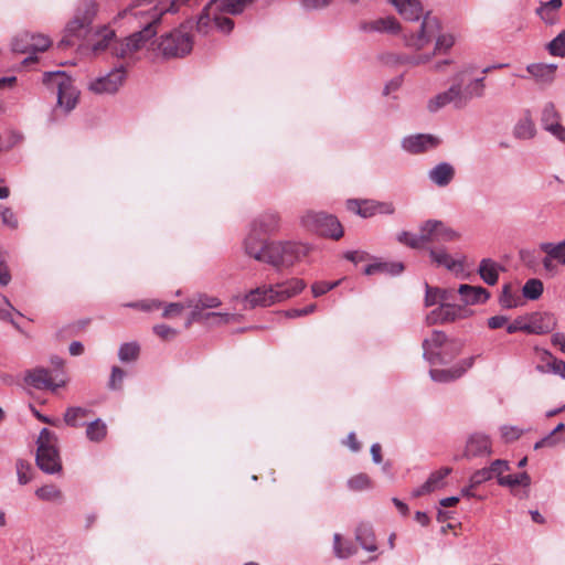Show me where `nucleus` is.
<instances>
[{
  "instance_id": "39448f33",
  "label": "nucleus",
  "mask_w": 565,
  "mask_h": 565,
  "mask_svg": "<svg viewBox=\"0 0 565 565\" xmlns=\"http://www.w3.org/2000/svg\"><path fill=\"white\" fill-rule=\"evenodd\" d=\"M423 356L431 365L450 363L462 350L463 342L448 339L443 331L435 330L423 340Z\"/></svg>"
},
{
  "instance_id": "4468645a",
  "label": "nucleus",
  "mask_w": 565,
  "mask_h": 565,
  "mask_svg": "<svg viewBox=\"0 0 565 565\" xmlns=\"http://www.w3.org/2000/svg\"><path fill=\"white\" fill-rule=\"evenodd\" d=\"M492 454V444L489 436L481 433L471 434L466 443L462 457L466 459L490 456Z\"/></svg>"
},
{
  "instance_id": "338daca9",
  "label": "nucleus",
  "mask_w": 565,
  "mask_h": 565,
  "mask_svg": "<svg viewBox=\"0 0 565 565\" xmlns=\"http://www.w3.org/2000/svg\"><path fill=\"white\" fill-rule=\"evenodd\" d=\"M358 215L364 218L376 215V201L375 200H362V206L358 211Z\"/></svg>"
},
{
  "instance_id": "1a4fd4ad",
  "label": "nucleus",
  "mask_w": 565,
  "mask_h": 565,
  "mask_svg": "<svg viewBox=\"0 0 565 565\" xmlns=\"http://www.w3.org/2000/svg\"><path fill=\"white\" fill-rule=\"evenodd\" d=\"M189 28H192L191 21L161 36L157 47L163 56L182 57L191 52L193 41L188 32Z\"/></svg>"
},
{
  "instance_id": "f8f14e48",
  "label": "nucleus",
  "mask_w": 565,
  "mask_h": 565,
  "mask_svg": "<svg viewBox=\"0 0 565 565\" xmlns=\"http://www.w3.org/2000/svg\"><path fill=\"white\" fill-rule=\"evenodd\" d=\"M24 382L35 390H49L54 393L66 385L67 379L61 377L55 381L47 369L35 367L25 372Z\"/></svg>"
},
{
  "instance_id": "4d7b16f0",
  "label": "nucleus",
  "mask_w": 565,
  "mask_h": 565,
  "mask_svg": "<svg viewBox=\"0 0 565 565\" xmlns=\"http://www.w3.org/2000/svg\"><path fill=\"white\" fill-rule=\"evenodd\" d=\"M548 51L554 56H565V30L550 42Z\"/></svg>"
},
{
  "instance_id": "393cba45",
  "label": "nucleus",
  "mask_w": 565,
  "mask_h": 565,
  "mask_svg": "<svg viewBox=\"0 0 565 565\" xmlns=\"http://www.w3.org/2000/svg\"><path fill=\"white\" fill-rule=\"evenodd\" d=\"M396 11L408 21H418L426 14L419 0H390Z\"/></svg>"
},
{
  "instance_id": "09e8293b",
  "label": "nucleus",
  "mask_w": 565,
  "mask_h": 565,
  "mask_svg": "<svg viewBox=\"0 0 565 565\" xmlns=\"http://www.w3.org/2000/svg\"><path fill=\"white\" fill-rule=\"evenodd\" d=\"M543 292V282L540 279H529L522 288V295L530 300H536Z\"/></svg>"
},
{
  "instance_id": "473e14b6",
  "label": "nucleus",
  "mask_w": 565,
  "mask_h": 565,
  "mask_svg": "<svg viewBox=\"0 0 565 565\" xmlns=\"http://www.w3.org/2000/svg\"><path fill=\"white\" fill-rule=\"evenodd\" d=\"M500 269L502 267L498 263L483 258L479 264L478 274L487 285L493 286L498 282Z\"/></svg>"
},
{
  "instance_id": "49530a36",
  "label": "nucleus",
  "mask_w": 565,
  "mask_h": 565,
  "mask_svg": "<svg viewBox=\"0 0 565 565\" xmlns=\"http://www.w3.org/2000/svg\"><path fill=\"white\" fill-rule=\"evenodd\" d=\"M140 347L137 342H127L120 345L118 358L121 362H134L138 359Z\"/></svg>"
},
{
  "instance_id": "8fccbe9b",
  "label": "nucleus",
  "mask_w": 565,
  "mask_h": 565,
  "mask_svg": "<svg viewBox=\"0 0 565 565\" xmlns=\"http://www.w3.org/2000/svg\"><path fill=\"white\" fill-rule=\"evenodd\" d=\"M498 483L502 487L510 488H513L515 486L529 487L531 483V478L527 472H521L514 476H503L499 478Z\"/></svg>"
},
{
  "instance_id": "a19ab883",
  "label": "nucleus",
  "mask_w": 565,
  "mask_h": 565,
  "mask_svg": "<svg viewBox=\"0 0 565 565\" xmlns=\"http://www.w3.org/2000/svg\"><path fill=\"white\" fill-rule=\"evenodd\" d=\"M435 47L431 53L434 56L437 54H446L455 45V36L451 33H438L435 38Z\"/></svg>"
},
{
  "instance_id": "cd10ccee",
  "label": "nucleus",
  "mask_w": 565,
  "mask_h": 565,
  "mask_svg": "<svg viewBox=\"0 0 565 565\" xmlns=\"http://www.w3.org/2000/svg\"><path fill=\"white\" fill-rule=\"evenodd\" d=\"M33 34L30 32H22L18 34L12 41V50L17 53L28 54L22 64L29 66L38 61L36 56H32V41Z\"/></svg>"
},
{
  "instance_id": "c03bdc74",
  "label": "nucleus",
  "mask_w": 565,
  "mask_h": 565,
  "mask_svg": "<svg viewBox=\"0 0 565 565\" xmlns=\"http://www.w3.org/2000/svg\"><path fill=\"white\" fill-rule=\"evenodd\" d=\"M90 413L89 409L83 407H68L64 415V422L71 427H78L83 425L81 422Z\"/></svg>"
},
{
  "instance_id": "052dcab7",
  "label": "nucleus",
  "mask_w": 565,
  "mask_h": 565,
  "mask_svg": "<svg viewBox=\"0 0 565 565\" xmlns=\"http://www.w3.org/2000/svg\"><path fill=\"white\" fill-rule=\"evenodd\" d=\"M52 44V41L43 34H33L32 41V56H36V53L46 51Z\"/></svg>"
},
{
  "instance_id": "864d4df0",
  "label": "nucleus",
  "mask_w": 565,
  "mask_h": 565,
  "mask_svg": "<svg viewBox=\"0 0 565 565\" xmlns=\"http://www.w3.org/2000/svg\"><path fill=\"white\" fill-rule=\"evenodd\" d=\"M551 331L550 322L545 321L543 317H534L527 323V333L544 334Z\"/></svg>"
},
{
  "instance_id": "ddd939ff",
  "label": "nucleus",
  "mask_w": 565,
  "mask_h": 565,
  "mask_svg": "<svg viewBox=\"0 0 565 565\" xmlns=\"http://www.w3.org/2000/svg\"><path fill=\"white\" fill-rule=\"evenodd\" d=\"M186 308L192 309L188 320L185 322V327L189 328L193 322H209L212 321V324H227L231 321L236 319V315L232 313H222V312H206L204 313L193 300L189 298L185 300Z\"/></svg>"
},
{
  "instance_id": "79ce46f5",
  "label": "nucleus",
  "mask_w": 565,
  "mask_h": 565,
  "mask_svg": "<svg viewBox=\"0 0 565 565\" xmlns=\"http://www.w3.org/2000/svg\"><path fill=\"white\" fill-rule=\"evenodd\" d=\"M499 302L502 308L512 309L521 305V298L519 295L513 292L512 286L510 284H507L502 288Z\"/></svg>"
},
{
  "instance_id": "f704fd0d",
  "label": "nucleus",
  "mask_w": 565,
  "mask_h": 565,
  "mask_svg": "<svg viewBox=\"0 0 565 565\" xmlns=\"http://www.w3.org/2000/svg\"><path fill=\"white\" fill-rule=\"evenodd\" d=\"M439 226V220H427L419 225L418 236L420 248L427 244L436 242V234Z\"/></svg>"
},
{
  "instance_id": "4be33fe9",
  "label": "nucleus",
  "mask_w": 565,
  "mask_h": 565,
  "mask_svg": "<svg viewBox=\"0 0 565 565\" xmlns=\"http://www.w3.org/2000/svg\"><path fill=\"white\" fill-rule=\"evenodd\" d=\"M462 317V309L459 306L443 303L436 309L431 310L427 317L426 322L429 326L452 322Z\"/></svg>"
},
{
  "instance_id": "58836bf2",
  "label": "nucleus",
  "mask_w": 565,
  "mask_h": 565,
  "mask_svg": "<svg viewBox=\"0 0 565 565\" xmlns=\"http://www.w3.org/2000/svg\"><path fill=\"white\" fill-rule=\"evenodd\" d=\"M106 435L107 426L100 418H97L87 425L86 437L90 441L100 443L105 439Z\"/></svg>"
},
{
  "instance_id": "69168bd1",
  "label": "nucleus",
  "mask_w": 565,
  "mask_h": 565,
  "mask_svg": "<svg viewBox=\"0 0 565 565\" xmlns=\"http://www.w3.org/2000/svg\"><path fill=\"white\" fill-rule=\"evenodd\" d=\"M339 284L340 280L333 282L318 281L311 286V290L315 297H320L327 294L328 291L334 289L337 286H339Z\"/></svg>"
},
{
  "instance_id": "6ab92c4d",
  "label": "nucleus",
  "mask_w": 565,
  "mask_h": 565,
  "mask_svg": "<svg viewBox=\"0 0 565 565\" xmlns=\"http://www.w3.org/2000/svg\"><path fill=\"white\" fill-rule=\"evenodd\" d=\"M475 356L467 358L460 361L457 365L448 370L433 369L429 371L430 379L438 383H448L461 377L467 370L472 367Z\"/></svg>"
},
{
  "instance_id": "6e6552de",
  "label": "nucleus",
  "mask_w": 565,
  "mask_h": 565,
  "mask_svg": "<svg viewBox=\"0 0 565 565\" xmlns=\"http://www.w3.org/2000/svg\"><path fill=\"white\" fill-rule=\"evenodd\" d=\"M43 84L47 87L57 88V107L63 109L66 114L76 107L79 92L73 85L72 78L65 72H45L43 74Z\"/></svg>"
},
{
  "instance_id": "423d86ee",
  "label": "nucleus",
  "mask_w": 565,
  "mask_h": 565,
  "mask_svg": "<svg viewBox=\"0 0 565 565\" xmlns=\"http://www.w3.org/2000/svg\"><path fill=\"white\" fill-rule=\"evenodd\" d=\"M311 250L307 243L295 241H270L267 247V264L275 268H288L306 257Z\"/></svg>"
},
{
  "instance_id": "4c0bfd02",
  "label": "nucleus",
  "mask_w": 565,
  "mask_h": 565,
  "mask_svg": "<svg viewBox=\"0 0 565 565\" xmlns=\"http://www.w3.org/2000/svg\"><path fill=\"white\" fill-rule=\"evenodd\" d=\"M540 249L554 257L558 264L565 265V239L558 243H541Z\"/></svg>"
},
{
  "instance_id": "c9c22d12",
  "label": "nucleus",
  "mask_w": 565,
  "mask_h": 565,
  "mask_svg": "<svg viewBox=\"0 0 565 565\" xmlns=\"http://www.w3.org/2000/svg\"><path fill=\"white\" fill-rule=\"evenodd\" d=\"M536 134L534 121L530 116H524L514 126L513 136L516 139L527 140L532 139Z\"/></svg>"
},
{
  "instance_id": "680f3d73",
  "label": "nucleus",
  "mask_w": 565,
  "mask_h": 565,
  "mask_svg": "<svg viewBox=\"0 0 565 565\" xmlns=\"http://www.w3.org/2000/svg\"><path fill=\"white\" fill-rule=\"evenodd\" d=\"M500 433H501V437L504 439V441L511 443V441L519 439L521 437V435L523 434V430L516 426L504 425L500 428Z\"/></svg>"
},
{
  "instance_id": "3c124183",
  "label": "nucleus",
  "mask_w": 565,
  "mask_h": 565,
  "mask_svg": "<svg viewBox=\"0 0 565 565\" xmlns=\"http://www.w3.org/2000/svg\"><path fill=\"white\" fill-rule=\"evenodd\" d=\"M35 495L43 501H61L62 491L54 484H46L35 491Z\"/></svg>"
},
{
  "instance_id": "603ef678",
  "label": "nucleus",
  "mask_w": 565,
  "mask_h": 565,
  "mask_svg": "<svg viewBox=\"0 0 565 565\" xmlns=\"http://www.w3.org/2000/svg\"><path fill=\"white\" fill-rule=\"evenodd\" d=\"M459 237L460 234L458 232L447 226L444 222L439 221L435 243H449L457 241Z\"/></svg>"
},
{
  "instance_id": "c85d7f7f",
  "label": "nucleus",
  "mask_w": 565,
  "mask_h": 565,
  "mask_svg": "<svg viewBox=\"0 0 565 565\" xmlns=\"http://www.w3.org/2000/svg\"><path fill=\"white\" fill-rule=\"evenodd\" d=\"M458 292L466 305L483 303L490 298V292L481 286L460 285Z\"/></svg>"
},
{
  "instance_id": "a878e982",
  "label": "nucleus",
  "mask_w": 565,
  "mask_h": 565,
  "mask_svg": "<svg viewBox=\"0 0 565 565\" xmlns=\"http://www.w3.org/2000/svg\"><path fill=\"white\" fill-rule=\"evenodd\" d=\"M451 468L445 467L433 472L429 478L420 487L413 490L412 494L414 498L429 494L435 490L439 489L444 484V479L450 475Z\"/></svg>"
},
{
  "instance_id": "9d476101",
  "label": "nucleus",
  "mask_w": 565,
  "mask_h": 565,
  "mask_svg": "<svg viewBox=\"0 0 565 565\" xmlns=\"http://www.w3.org/2000/svg\"><path fill=\"white\" fill-rule=\"evenodd\" d=\"M441 30L440 21L437 17L427 12L420 19L419 25L403 34L404 44L408 49L420 51L426 47Z\"/></svg>"
},
{
  "instance_id": "a18cd8bd",
  "label": "nucleus",
  "mask_w": 565,
  "mask_h": 565,
  "mask_svg": "<svg viewBox=\"0 0 565 565\" xmlns=\"http://www.w3.org/2000/svg\"><path fill=\"white\" fill-rule=\"evenodd\" d=\"M561 121V114L556 109L554 103L547 102L544 104L541 111V125L542 127H546L548 125H553L555 122Z\"/></svg>"
},
{
  "instance_id": "6e6d98bb",
  "label": "nucleus",
  "mask_w": 565,
  "mask_h": 565,
  "mask_svg": "<svg viewBox=\"0 0 565 565\" xmlns=\"http://www.w3.org/2000/svg\"><path fill=\"white\" fill-rule=\"evenodd\" d=\"M348 487L354 491H361L371 487V479L365 473H359L348 480Z\"/></svg>"
},
{
  "instance_id": "5fc2aeb1",
  "label": "nucleus",
  "mask_w": 565,
  "mask_h": 565,
  "mask_svg": "<svg viewBox=\"0 0 565 565\" xmlns=\"http://www.w3.org/2000/svg\"><path fill=\"white\" fill-rule=\"evenodd\" d=\"M15 470H17L18 481L20 484H26L28 482L31 481L32 468L28 461H25L23 459H19L15 463Z\"/></svg>"
},
{
  "instance_id": "bf43d9fd",
  "label": "nucleus",
  "mask_w": 565,
  "mask_h": 565,
  "mask_svg": "<svg viewBox=\"0 0 565 565\" xmlns=\"http://www.w3.org/2000/svg\"><path fill=\"white\" fill-rule=\"evenodd\" d=\"M397 241L401 244H404V245H406V246H408L411 248H414V249H419L420 248L418 233L417 234H413V233L407 232V231H402L401 233L397 234Z\"/></svg>"
},
{
  "instance_id": "f03ea898",
  "label": "nucleus",
  "mask_w": 565,
  "mask_h": 565,
  "mask_svg": "<svg viewBox=\"0 0 565 565\" xmlns=\"http://www.w3.org/2000/svg\"><path fill=\"white\" fill-rule=\"evenodd\" d=\"M199 0H160L151 9H131L130 14L136 18H146L143 28L131 34L128 41L115 50L118 56H128L137 50L152 47L156 43L157 24L167 13H177L182 7L198 4Z\"/></svg>"
},
{
  "instance_id": "a211bd4d",
  "label": "nucleus",
  "mask_w": 565,
  "mask_h": 565,
  "mask_svg": "<svg viewBox=\"0 0 565 565\" xmlns=\"http://www.w3.org/2000/svg\"><path fill=\"white\" fill-rule=\"evenodd\" d=\"M437 137L427 134H418L405 137L402 140V148L409 153H422L438 146Z\"/></svg>"
},
{
  "instance_id": "7c9ffc66",
  "label": "nucleus",
  "mask_w": 565,
  "mask_h": 565,
  "mask_svg": "<svg viewBox=\"0 0 565 565\" xmlns=\"http://www.w3.org/2000/svg\"><path fill=\"white\" fill-rule=\"evenodd\" d=\"M405 267L402 262H377L367 265L364 268L365 275L384 274L388 276H398L404 271Z\"/></svg>"
},
{
  "instance_id": "7ed1b4c3",
  "label": "nucleus",
  "mask_w": 565,
  "mask_h": 565,
  "mask_svg": "<svg viewBox=\"0 0 565 565\" xmlns=\"http://www.w3.org/2000/svg\"><path fill=\"white\" fill-rule=\"evenodd\" d=\"M473 71L472 64L463 65L452 75L449 88L428 100L427 109L436 113L448 105L455 109H463L473 98L482 97L486 87L484 76L470 78Z\"/></svg>"
},
{
  "instance_id": "b1692460",
  "label": "nucleus",
  "mask_w": 565,
  "mask_h": 565,
  "mask_svg": "<svg viewBox=\"0 0 565 565\" xmlns=\"http://www.w3.org/2000/svg\"><path fill=\"white\" fill-rule=\"evenodd\" d=\"M456 169L449 162H439L427 172L428 180L438 188L448 186L455 179Z\"/></svg>"
},
{
  "instance_id": "5701e85b",
  "label": "nucleus",
  "mask_w": 565,
  "mask_h": 565,
  "mask_svg": "<svg viewBox=\"0 0 565 565\" xmlns=\"http://www.w3.org/2000/svg\"><path fill=\"white\" fill-rule=\"evenodd\" d=\"M281 217L278 212L267 211L259 214L253 222L252 227L254 232H259L264 235L275 234L279 231Z\"/></svg>"
},
{
  "instance_id": "2f4dec72",
  "label": "nucleus",
  "mask_w": 565,
  "mask_h": 565,
  "mask_svg": "<svg viewBox=\"0 0 565 565\" xmlns=\"http://www.w3.org/2000/svg\"><path fill=\"white\" fill-rule=\"evenodd\" d=\"M557 65L534 63L526 66V71L540 83H552L555 78Z\"/></svg>"
},
{
  "instance_id": "ea45409f",
  "label": "nucleus",
  "mask_w": 565,
  "mask_h": 565,
  "mask_svg": "<svg viewBox=\"0 0 565 565\" xmlns=\"http://www.w3.org/2000/svg\"><path fill=\"white\" fill-rule=\"evenodd\" d=\"M562 7V0H550L541 4L537 9V14L546 23L552 24L556 19V12Z\"/></svg>"
},
{
  "instance_id": "412c9836",
  "label": "nucleus",
  "mask_w": 565,
  "mask_h": 565,
  "mask_svg": "<svg viewBox=\"0 0 565 565\" xmlns=\"http://www.w3.org/2000/svg\"><path fill=\"white\" fill-rule=\"evenodd\" d=\"M359 29L366 33H388L397 34L401 32V24L394 17H384L371 21H362Z\"/></svg>"
},
{
  "instance_id": "0e129e2a",
  "label": "nucleus",
  "mask_w": 565,
  "mask_h": 565,
  "mask_svg": "<svg viewBox=\"0 0 565 565\" xmlns=\"http://www.w3.org/2000/svg\"><path fill=\"white\" fill-rule=\"evenodd\" d=\"M8 255L0 249V285L7 286L11 281V274L7 266Z\"/></svg>"
},
{
  "instance_id": "0eeeda50",
  "label": "nucleus",
  "mask_w": 565,
  "mask_h": 565,
  "mask_svg": "<svg viewBox=\"0 0 565 565\" xmlns=\"http://www.w3.org/2000/svg\"><path fill=\"white\" fill-rule=\"evenodd\" d=\"M300 226L312 234L332 239L343 236V227L337 216L324 211L306 210L299 216Z\"/></svg>"
},
{
  "instance_id": "e433bc0d",
  "label": "nucleus",
  "mask_w": 565,
  "mask_h": 565,
  "mask_svg": "<svg viewBox=\"0 0 565 565\" xmlns=\"http://www.w3.org/2000/svg\"><path fill=\"white\" fill-rule=\"evenodd\" d=\"M333 552L338 558H348L355 554L356 548L351 542L343 541L342 536L335 533L333 535Z\"/></svg>"
},
{
  "instance_id": "13d9d810",
  "label": "nucleus",
  "mask_w": 565,
  "mask_h": 565,
  "mask_svg": "<svg viewBox=\"0 0 565 565\" xmlns=\"http://www.w3.org/2000/svg\"><path fill=\"white\" fill-rule=\"evenodd\" d=\"M447 291L438 288H430L426 286L425 305L427 307L434 306L438 300H446Z\"/></svg>"
},
{
  "instance_id": "20e7f679",
  "label": "nucleus",
  "mask_w": 565,
  "mask_h": 565,
  "mask_svg": "<svg viewBox=\"0 0 565 565\" xmlns=\"http://www.w3.org/2000/svg\"><path fill=\"white\" fill-rule=\"evenodd\" d=\"M254 0H210L203 8L195 22V30L202 35L209 34L213 29L230 33L234 22L222 14H241Z\"/></svg>"
},
{
  "instance_id": "f3484780",
  "label": "nucleus",
  "mask_w": 565,
  "mask_h": 565,
  "mask_svg": "<svg viewBox=\"0 0 565 565\" xmlns=\"http://www.w3.org/2000/svg\"><path fill=\"white\" fill-rule=\"evenodd\" d=\"M510 470V465L507 460L495 459L489 467L481 468L471 475V487H479L480 484L497 478L503 477L502 473Z\"/></svg>"
},
{
  "instance_id": "72a5a7b5",
  "label": "nucleus",
  "mask_w": 565,
  "mask_h": 565,
  "mask_svg": "<svg viewBox=\"0 0 565 565\" xmlns=\"http://www.w3.org/2000/svg\"><path fill=\"white\" fill-rule=\"evenodd\" d=\"M355 540L366 552L377 551L375 535L370 524L361 523L355 530Z\"/></svg>"
},
{
  "instance_id": "37998d69",
  "label": "nucleus",
  "mask_w": 565,
  "mask_h": 565,
  "mask_svg": "<svg viewBox=\"0 0 565 565\" xmlns=\"http://www.w3.org/2000/svg\"><path fill=\"white\" fill-rule=\"evenodd\" d=\"M434 57V53H424V54H415L407 55L402 54L397 55L395 62L398 64H406L411 66H419L429 63Z\"/></svg>"
},
{
  "instance_id": "774afa93",
  "label": "nucleus",
  "mask_w": 565,
  "mask_h": 565,
  "mask_svg": "<svg viewBox=\"0 0 565 565\" xmlns=\"http://www.w3.org/2000/svg\"><path fill=\"white\" fill-rule=\"evenodd\" d=\"M547 132H550L553 137H555L561 142L565 143V127L561 124V121L555 122L553 125H548L543 128Z\"/></svg>"
},
{
  "instance_id": "bb28decb",
  "label": "nucleus",
  "mask_w": 565,
  "mask_h": 565,
  "mask_svg": "<svg viewBox=\"0 0 565 565\" xmlns=\"http://www.w3.org/2000/svg\"><path fill=\"white\" fill-rule=\"evenodd\" d=\"M273 286L277 302H281L300 294L306 288V282L302 279L292 278Z\"/></svg>"
},
{
  "instance_id": "dca6fc26",
  "label": "nucleus",
  "mask_w": 565,
  "mask_h": 565,
  "mask_svg": "<svg viewBox=\"0 0 565 565\" xmlns=\"http://www.w3.org/2000/svg\"><path fill=\"white\" fill-rule=\"evenodd\" d=\"M36 465L45 473L54 475L62 470V462L56 447H40L36 450Z\"/></svg>"
},
{
  "instance_id": "f257e3e1",
  "label": "nucleus",
  "mask_w": 565,
  "mask_h": 565,
  "mask_svg": "<svg viewBox=\"0 0 565 565\" xmlns=\"http://www.w3.org/2000/svg\"><path fill=\"white\" fill-rule=\"evenodd\" d=\"M97 12L98 6L95 0H82L75 11L73 19L66 24L65 34L60 41L58 46L67 47L73 45L74 39L88 40L90 42V50L94 54H99L110 47L114 56L124 58V56L116 55L115 50L120 44L126 43L131 35L120 42H117L115 41V31L108 26L103 25L96 30H93L92 23L97 15ZM139 50L135 51L128 56H125V58H131Z\"/></svg>"
},
{
  "instance_id": "aec40b11",
  "label": "nucleus",
  "mask_w": 565,
  "mask_h": 565,
  "mask_svg": "<svg viewBox=\"0 0 565 565\" xmlns=\"http://www.w3.org/2000/svg\"><path fill=\"white\" fill-rule=\"evenodd\" d=\"M270 241H265L260 237L259 232H254L250 226V232L245 238L244 248L245 253L254 259L267 263V247Z\"/></svg>"
},
{
  "instance_id": "2eb2a0df",
  "label": "nucleus",
  "mask_w": 565,
  "mask_h": 565,
  "mask_svg": "<svg viewBox=\"0 0 565 565\" xmlns=\"http://www.w3.org/2000/svg\"><path fill=\"white\" fill-rule=\"evenodd\" d=\"M245 309H253L256 307H269L277 303L276 294L273 285H264L252 289L244 297Z\"/></svg>"
},
{
  "instance_id": "e2e57ef3",
  "label": "nucleus",
  "mask_w": 565,
  "mask_h": 565,
  "mask_svg": "<svg viewBox=\"0 0 565 565\" xmlns=\"http://www.w3.org/2000/svg\"><path fill=\"white\" fill-rule=\"evenodd\" d=\"M56 437L53 431L49 430L47 428H43L40 431V435L38 437L36 444L38 448L40 447H56L55 446Z\"/></svg>"
},
{
  "instance_id": "9b49d317",
  "label": "nucleus",
  "mask_w": 565,
  "mask_h": 565,
  "mask_svg": "<svg viewBox=\"0 0 565 565\" xmlns=\"http://www.w3.org/2000/svg\"><path fill=\"white\" fill-rule=\"evenodd\" d=\"M126 66L120 64L114 67L109 73L99 76L88 84V90L97 95L115 94L124 85L126 79Z\"/></svg>"
},
{
  "instance_id": "de8ad7c7",
  "label": "nucleus",
  "mask_w": 565,
  "mask_h": 565,
  "mask_svg": "<svg viewBox=\"0 0 565 565\" xmlns=\"http://www.w3.org/2000/svg\"><path fill=\"white\" fill-rule=\"evenodd\" d=\"M203 311L204 309H214L222 305L220 298L207 294H196L189 298Z\"/></svg>"
},
{
  "instance_id": "c756f323",
  "label": "nucleus",
  "mask_w": 565,
  "mask_h": 565,
  "mask_svg": "<svg viewBox=\"0 0 565 565\" xmlns=\"http://www.w3.org/2000/svg\"><path fill=\"white\" fill-rule=\"evenodd\" d=\"M429 256L437 265L447 268L448 270L462 271L463 260L455 259L445 248H429Z\"/></svg>"
}]
</instances>
